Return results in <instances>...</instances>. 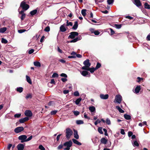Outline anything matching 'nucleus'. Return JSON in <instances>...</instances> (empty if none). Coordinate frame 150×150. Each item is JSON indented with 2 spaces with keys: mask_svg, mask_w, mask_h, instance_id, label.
Segmentation results:
<instances>
[{
  "mask_svg": "<svg viewBox=\"0 0 150 150\" xmlns=\"http://www.w3.org/2000/svg\"><path fill=\"white\" fill-rule=\"evenodd\" d=\"M29 3L28 0H24L21 2L20 7L22 8L23 10L26 11L29 8V6L28 4Z\"/></svg>",
  "mask_w": 150,
  "mask_h": 150,
  "instance_id": "f257e3e1",
  "label": "nucleus"
},
{
  "mask_svg": "<svg viewBox=\"0 0 150 150\" xmlns=\"http://www.w3.org/2000/svg\"><path fill=\"white\" fill-rule=\"evenodd\" d=\"M83 64L85 66L83 67H82V69L84 70H88V68L91 66V63L89 62V60L88 59H86L83 62Z\"/></svg>",
  "mask_w": 150,
  "mask_h": 150,
  "instance_id": "f03ea898",
  "label": "nucleus"
},
{
  "mask_svg": "<svg viewBox=\"0 0 150 150\" xmlns=\"http://www.w3.org/2000/svg\"><path fill=\"white\" fill-rule=\"evenodd\" d=\"M72 142L71 140L65 142L63 144V146L67 147L64 149V150H69L70 147L72 146Z\"/></svg>",
  "mask_w": 150,
  "mask_h": 150,
  "instance_id": "7ed1b4c3",
  "label": "nucleus"
},
{
  "mask_svg": "<svg viewBox=\"0 0 150 150\" xmlns=\"http://www.w3.org/2000/svg\"><path fill=\"white\" fill-rule=\"evenodd\" d=\"M66 134L67 138L68 139L72 134L73 132L70 128H67L66 129Z\"/></svg>",
  "mask_w": 150,
  "mask_h": 150,
  "instance_id": "20e7f679",
  "label": "nucleus"
},
{
  "mask_svg": "<svg viewBox=\"0 0 150 150\" xmlns=\"http://www.w3.org/2000/svg\"><path fill=\"white\" fill-rule=\"evenodd\" d=\"M122 100V96L118 94L116 96L114 102H116L120 104L121 103Z\"/></svg>",
  "mask_w": 150,
  "mask_h": 150,
  "instance_id": "39448f33",
  "label": "nucleus"
},
{
  "mask_svg": "<svg viewBox=\"0 0 150 150\" xmlns=\"http://www.w3.org/2000/svg\"><path fill=\"white\" fill-rule=\"evenodd\" d=\"M27 138V136L25 135H22L18 137L19 140H21V143L26 142V139Z\"/></svg>",
  "mask_w": 150,
  "mask_h": 150,
  "instance_id": "423d86ee",
  "label": "nucleus"
},
{
  "mask_svg": "<svg viewBox=\"0 0 150 150\" xmlns=\"http://www.w3.org/2000/svg\"><path fill=\"white\" fill-rule=\"evenodd\" d=\"M78 33L76 32H72L70 33V35L68 36V38L74 39L75 36L78 35Z\"/></svg>",
  "mask_w": 150,
  "mask_h": 150,
  "instance_id": "0eeeda50",
  "label": "nucleus"
},
{
  "mask_svg": "<svg viewBox=\"0 0 150 150\" xmlns=\"http://www.w3.org/2000/svg\"><path fill=\"white\" fill-rule=\"evenodd\" d=\"M24 114L25 116L28 117H31L33 115V114L31 110H26Z\"/></svg>",
  "mask_w": 150,
  "mask_h": 150,
  "instance_id": "6e6552de",
  "label": "nucleus"
},
{
  "mask_svg": "<svg viewBox=\"0 0 150 150\" xmlns=\"http://www.w3.org/2000/svg\"><path fill=\"white\" fill-rule=\"evenodd\" d=\"M24 128L23 127H19L15 129L14 131L16 133H18L23 131Z\"/></svg>",
  "mask_w": 150,
  "mask_h": 150,
  "instance_id": "1a4fd4ad",
  "label": "nucleus"
},
{
  "mask_svg": "<svg viewBox=\"0 0 150 150\" xmlns=\"http://www.w3.org/2000/svg\"><path fill=\"white\" fill-rule=\"evenodd\" d=\"M25 145V144H19L17 145V148L18 150H23L24 149Z\"/></svg>",
  "mask_w": 150,
  "mask_h": 150,
  "instance_id": "9d476101",
  "label": "nucleus"
},
{
  "mask_svg": "<svg viewBox=\"0 0 150 150\" xmlns=\"http://www.w3.org/2000/svg\"><path fill=\"white\" fill-rule=\"evenodd\" d=\"M81 74L84 76H87L88 77H90V75L89 73L87 71H83L81 73Z\"/></svg>",
  "mask_w": 150,
  "mask_h": 150,
  "instance_id": "9b49d317",
  "label": "nucleus"
},
{
  "mask_svg": "<svg viewBox=\"0 0 150 150\" xmlns=\"http://www.w3.org/2000/svg\"><path fill=\"white\" fill-rule=\"evenodd\" d=\"M100 97L101 99L106 100L108 98L109 95L108 94L104 95L101 94L100 95Z\"/></svg>",
  "mask_w": 150,
  "mask_h": 150,
  "instance_id": "f8f14e48",
  "label": "nucleus"
},
{
  "mask_svg": "<svg viewBox=\"0 0 150 150\" xmlns=\"http://www.w3.org/2000/svg\"><path fill=\"white\" fill-rule=\"evenodd\" d=\"M133 2L135 5L138 7L142 5L139 0H134Z\"/></svg>",
  "mask_w": 150,
  "mask_h": 150,
  "instance_id": "ddd939ff",
  "label": "nucleus"
},
{
  "mask_svg": "<svg viewBox=\"0 0 150 150\" xmlns=\"http://www.w3.org/2000/svg\"><path fill=\"white\" fill-rule=\"evenodd\" d=\"M66 24H64L61 25L60 27V30L62 32H64L66 30V29L65 28Z\"/></svg>",
  "mask_w": 150,
  "mask_h": 150,
  "instance_id": "4468645a",
  "label": "nucleus"
},
{
  "mask_svg": "<svg viewBox=\"0 0 150 150\" xmlns=\"http://www.w3.org/2000/svg\"><path fill=\"white\" fill-rule=\"evenodd\" d=\"M141 89V86H137L134 89V92L136 94L138 93Z\"/></svg>",
  "mask_w": 150,
  "mask_h": 150,
  "instance_id": "2eb2a0df",
  "label": "nucleus"
},
{
  "mask_svg": "<svg viewBox=\"0 0 150 150\" xmlns=\"http://www.w3.org/2000/svg\"><path fill=\"white\" fill-rule=\"evenodd\" d=\"M89 110L91 111V114H93L92 113L95 112L96 111V108L94 106H92L90 107L89 108Z\"/></svg>",
  "mask_w": 150,
  "mask_h": 150,
  "instance_id": "dca6fc26",
  "label": "nucleus"
},
{
  "mask_svg": "<svg viewBox=\"0 0 150 150\" xmlns=\"http://www.w3.org/2000/svg\"><path fill=\"white\" fill-rule=\"evenodd\" d=\"M72 140L73 142L75 144L80 146L81 145V143L79 142L78 140L74 139H73Z\"/></svg>",
  "mask_w": 150,
  "mask_h": 150,
  "instance_id": "f3484780",
  "label": "nucleus"
},
{
  "mask_svg": "<svg viewBox=\"0 0 150 150\" xmlns=\"http://www.w3.org/2000/svg\"><path fill=\"white\" fill-rule=\"evenodd\" d=\"M74 137L76 139H79V136L78 134L77 131L76 130H74Z\"/></svg>",
  "mask_w": 150,
  "mask_h": 150,
  "instance_id": "a211bd4d",
  "label": "nucleus"
},
{
  "mask_svg": "<svg viewBox=\"0 0 150 150\" xmlns=\"http://www.w3.org/2000/svg\"><path fill=\"white\" fill-rule=\"evenodd\" d=\"M107 140L105 138H102L100 139V142L101 143L106 144L107 142Z\"/></svg>",
  "mask_w": 150,
  "mask_h": 150,
  "instance_id": "6ab92c4d",
  "label": "nucleus"
},
{
  "mask_svg": "<svg viewBox=\"0 0 150 150\" xmlns=\"http://www.w3.org/2000/svg\"><path fill=\"white\" fill-rule=\"evenodd\" d=\"M78 27V22L76 21L75 22L74 24L73 27L72 29H73L74 30H76L77 29Z\"/></svg>",
  "mask_w": 150,
  "mask_h": 150,
  "instance_id": "aec40b11",
  "label": "nucleus"
},
{
  "mask_svg": "<svg viewBox=\"0 0 150 150\" xmlns=\"http://www.w3.org/2000/svg\"><path fill=\"white\" fill-rule=\"evenodd\" d=\"M116 109L117 110L119 111L121 113H124V110H122L119 106H117L116 107Z\"/></svg>",
  "mask_w": 150,
  "mask_h": 150,
  "instance_id": "412c9836",
  "label": "nucleus"
},
{
  "mask_svg": "<svg viewBox=\"0 0 150 150\" xmlns=\"http://www.w3.org/2000/svg\"><path fill=\"white\" fill-rule=\"evenodd\" d=\"M96 70V69L95 68H94V67H92L91 68H90L89 67L88 68V70H86L89 71L90 72L92 73L94 72L95 71V70Z\"/></svg>",
  "mask_w": 150,
  "mask_h": 150,
  "instance_id": "4be33fe9",
  "label": "nucleus"
},
{
  "mask_svg": "<svg viewBox=\"0 0 150 150\" xmlns=\"http://www.w3.org/2000/svg\"><path fill=\"white\" fill-rule=\"evenodd\" d=\"M16 90L17 91L19 92L20 93H21L23 92V88L22 87H18L17 88Z\"/></svg>",
  "mask_w": 150,
  "mask_h": 150,
  "instance_id": "5701e85b",
  "label": "nucleus"
},
{
  "mask_svg": "<svg viewBox=\"0 0 150 150\" xmlns=\"http://www.w3.org/2000/svg\"><path fill=\"white\" fill-rule=\"evenodd\" d=\"M124 117L127 120H130L131 118L130 116L127 114L124 115Z\"/></svg>",
  "mask_w": 150,
  "mask_h": 150,
  "instance_id": "b1692460",
  "label": "nucleus"
},
{
  "mask_svg": "<svg viewBox=\"0 0 150 150\" xmlns=\"http://www.w3.org/2000/svg\"><path fill=\"white\" fill-rule=\"evenodd\" d=\"M6 30L7 28L5 27L1 28H0V33H4L5 31H6Z\"/></svg>",
  "mask_w": 150,
  "mask_h": 150,
  "instance_id": "393cba45",
  "label": "nucleus"
},
{
  "mask_svg": "<svg viewBox=\"0 0 150 150\" xmlns=\"http://www.w3.org/2000/svg\"><path fill=\"white\" fill-rule=\"evenodd\" d=\"M37 12V10H34L30 12V14L32 15L33 16L36 14Z\"/></svg>",
  "mask_w": 150,
  "mask_h": 150,
  "instance_id": "a878e982",
  "label": "nucleus"
},
{
  "mask_svg": "<svg viewBox=\"0 0 150 150\" xmlns=\"http://www.w3.org/2000/svg\"><path fill=\"white\" fill-rule=\"evenodd\" d=\"M132 144L134 147L135 146L138 147L139 146V144L136 140L134 141L133 143H132Z\"/></svg>",
  "mask_w": 150,
  "mask_h": 150,
  "instance_id": "bb28decb",
  "label": "nucleus"
},
{
  "mask_svg": "<svg viewBox=\"0 0 150 150\" xmlns=\"http://www.w3.org/2000/svg\"><path fill=\"white\" fill-rule=\"evenodd\" d=\"M26 77L27 81L30 84H31L32 82L30 77L27 75H26Z\"/></svg>",
  "mask_w": 150,
  "mask_h": 150,
  "instance_id": "cd10ccee",
  "label": "nucleus"
},
{
  "mask_svg": "<svg viewBox=\"0 0 150 150\" xmlns=\"http://www.w3.org/2000/svg\"><path fill=\"white\" fill-rule=\"evenodd\" d=\"M144 6L145 8L150 9V6L147 3H145L144 4Z\"/></svg>",
  "mask_w": 150,
  "mask_h": 150,
  "instance_id": "c85d7f7f",
  "label": "nucleus"
},
{
  "mask_svg": "<svg viewBox=\"0 0 150 150\" xmlns=\"http://www.w3.org/2000/svg\"><path fill=\"white\" fill-rule=\"evenodd\" d=\"M34 65L36 67H40V64L38 62H34Z\"/></svg>",
  "mask_w": 150,
  "mask_h": 150,
  "instance_id": "c756f323",
  "label": "nucleus"
},
{
  "mask_svg": "<svg viewBox=\"0 0 150 150\" xmlns=\"http://www.w3.org/2000/svg\"><path fill=\"white\" fill-rule=\"evenodd\" d=\"M86 9H83L81 10V13L82 15L84 16H85L86 15Z\"/></svg>",
  "mask_w": 150,
  "mask_h": 150,
  "instance_id": "7c9ffc66",
  "label": "nucleus"
},
{
  "mask_svg": "<svg viewBox=\"0 0 150 150\" xmlns=\"http://www.w3.org/2000/svg\"><path fill=\"white\" fill-rule=\"evenodd\" d=\"M81 100L82 99L81 98H79L77 99L75 102L76 104V105H78L81 101Z\"/></svg>",
  "mask_w": 150,
  "mask_h": 150,
  "instance_id": "2f4dec72",
  "label": "nucleus"
},
{
  "mask_svg": "<svg viewBox=\"0 0 150 150\" xmlns=\"http://www.w3.org/2000/svg\"><path fill=\"white\" fill-rule=\"evenodd\" d=\"M67 24L66 25V26H72L73 25V23L72 22H69L68 20H67Z\"/></svg>",
  "mask_w": 150,
  "mask_h": 150,
  "instance_id": "473e14b6",
  "label": "nucleus"
},
{
  "mask_svg": "<svg viewBox=\"0 0 150 150\" xmlns=\"http://www.w3.org/2000/svg\"><path fill=\"white\" fill-rule=\"evenodd\" d=\"M114 1V0H107V2L108 5L112 4Z\"/></svg>",
  "mask_w": 150,
  "mask_h": 150,
  "instance_id": "72a5a7b5",
  "label": "nucleus"
},
{
  "mask_svg": "<svg viewBox=\"0 0 150 150\" xmlns=\"http://www.w3.org/2000/svg\"><path fill=\"white\" fill-rule=\"evenodd\" d=\"M76 123L78 125L82 124L83 123V122L81 120H77L76 121Z\"/></svg>",
  "mask_w": 150,
  "mask_h": 150,
  "instance_id": "f704fd0d",
  "label": "nucleus"
},
{
  "mask_svg": "<svg viewBox=\"0 0 150 150\" xmlns=\"http://www.w3.org/2000/svg\"><path fill=\"white\" fill-rule=\"evenodd\" d=\"M101 66V64L98 63V62L96 66L95 67L96 69V70L98 69V68H100Z\"/></svg>",
  "mask_w": 150,
  "mask_h": 150,
  "instance_id": "c9c22d12",
  "label": "nucleus"
},
{
  "mask_svg": "<svg viewBox=\"0 0 150 150\" xmlns=\"http://www.w3.org/2000/svg\"><path fill=\"white\" fill-rule=\"evenodd\" d=\"M98 132L100 133V134H103V132H102V127H99L98 128Z\"/></svg>",
  "mask_w": 150,
  "mask_h": 150,
  "instance_id": "e433bc0d",
  "label": "nucleus"
},
{
  "mask_svg": "<svg viewBox=\"0 0 150 150\" xmlns=\"http://www.w3.org/2000/svg\"><path fill=\"white\" fill-rule=\"evenodd\" d=\"M21 115V114L20 113L16 114L14 115V117L15 118H19Z\"/></svg>",
  "mask_w": 150,
  "mask_h": 150,
  "instance_id": "4c0bfd02",
  "label": "nucleus"
},
{
  "mask_svg": "<svg viewBox=\"0 0 150 150\" xmlns=\"http://www.w3.org/2000/svg\"><path fill=\"white\" fill-rule=\"evenodd\" d=\"M115 27L117 29H120L122 27V25L120 24H116L115 25Z\"/></svg>",
  "mask_w": 150,
  "mask_h": 150,
  "instance_id": "58836bf2",
  "label": "nucleus"
},
{
  "mask_svg": "<svg viewBox=\"0 0 150 150\" xmlns=\"http://www.w3.org/2000/svg\"><path fill=\"white\" fill-rule=\"evenodd\" d=\"M32 98V96L31 94H28L25 97V98L26 99H28L29 98Z\"/></svg>",
  "mask_w": 150,
  "mask_h": 150,
  "instance_id": "ea45409f",
  "label": "nucleus"
},
{
  "mask_svg": "<svg viewBox=\"0 0 150 150\" xmlns=\"http://www.w3.org/2000/svg\"><path fill=\"white\" fill-rule=\"evenodd\" d=\"M105 122L108 125H110L111 124V122L110 120L108 118H107L106 119Z\"/></svg>",
  "mask_w": 150,
  "mask_h": 150,
  "instance_id": "a19ab883",
  "label": "nucleus"
},
{
  "mask_svg": "<svg viewBox=\"0 0 150 150\" xmlns=\"http://www.w3.org/2000/svg\"><path fill=\"white\" fill-rule=\"evenodd\" d=\"M73 112L75 116H77L79 115L80 113L79 112L77 111H74Z\"/></svg>",
  "mask_w": 150,
  "mask_h": 150,
  "instance_id": "79ce46f5",
  "label": "nucleus"
},
{
  "mask_svg": "<svg viewBox=\"0 0 150 150\" xmlns=\"http://www.w3.org/2000/svg\"><path fill=\"white\" fill-rule=\"evenodd\" d=\"M57 111L56 110H53L51 112L50 114L51 115H54L57 112Z\"/></svg>",
  "mask_w": 150,
  "mask_h": 150,
  "instance_id": "37998d69",
  "label": "nucleus"
},
{
  "mask_svg": "<svg viewBox=\"0 0 150 150\" xmlns=\"http://www.w3.org/2000/svg\"><path fill=\"white\" fill-rule=\"evenodd\" d=\"M39 149L41 150H45V148L41 145H39Z\"/></svg>",
  "mask_w": 150,
  "mask_h": 150,
  "instance_id": "c03bdc74",
  "label": "nucleus"
},
{
  "mask_svg": "<svg viewBox=\"0 0 150 150\" xmlns=\"http://www.w3.org/2000/svg\"><path fill=\"white\" fill-rule=\"evenodd\" d=\"M50 30V27L49 26H47L44 29V31L46 32H49Z\"/></svg>",
  "mask_w": 150,
  "mask_h": 150,
  "instance_id": "a18cd8bd",
  "label": "nucleus"
},
{
  "mask_svg": "<svg viewBox=\"0 0 150 150\" xmlns=\"http://www.w3.org/2000/svg\"><path fill=\"white\" fill-rule=\"evenodd\" d=\"M8 41L7 40L4 38H2L1 40V42L3 43H6Z\"/></svg>",
  "mask_w": 150,
  "mask_h": 150,
  "instance_id": "49530a36",
  "label": "nucleus"
},
{
  "mask_svg": "<svg viewBox=\"0 0 150 150\" xmlns=\"http://www.w3.org/2000/svg\"><path fill=\"white\" fill-rule=\"evenodd\" d=\"M26 30L24 29H20L18 30V32L20 33H23L24 32L26 31Z\"/></svg>",
  "mask_w": 150,
  "mask_h": 150,
  "instance_id": "de8ad7c7",
  "label": "nucleus"
},
{
  "mask_svg": "<svg viewBox=\"0 0 150 150\" xmlns=\"http://www.w3.org/2000/svg\"><path fill=\"white\" fill-rule=\"evenodd\" d=\"M78 41V40L77 39V38H76L74 39H73L72 40H71L70 42L72 43V42H76Z\"/></svg>",
  "mask_w": 150,
  "mask_h": 150,
  "instance_id": "09e8293b",
  "label": "nucleus"
},
{
  "mask_svg": "<svg viewBox=\"0 0 150 150\" xmlns=\"http://www.w3.org/2000/svg\"><path fill=\"white\" fill-rule=\"evenodd\" d=\"M101 122V121L99 120V119H97V120H96V121L95 122V123H94V124L96 125L98 123H100Z\"/></svg>",
  "mask_w": 150,
  "mask_h": 150,
  "instance_id": "8fccbe9b",
  "label": "nucleus"
},
{
  "mask_svg": "<svg viewBox=\"0 0 150 150\" xmlns=\"http://www.w3.org/2000/svg\"><path fill=\"white\" fill-rule=\"evenodd\" d=\"M25 17V14H21V19L22 21L23 20Z\"/></svg>",
  "mask_w": 150,
  "mask_h": 150,
  "instance_id": "3c124183",
  "label": "nucleus"
},
{
  "mask_svg": "<svg viewBox=\"0 0 150 150\" xmlns=\"http://www.w3.org/2000/svg\"><path fill=\"white\" fill-rule=\"evenodd\" d=\"M58 76V74H57L56 73H54L53 74V75L52 76V78H55L56 77H57Z\"/></svg>",
  "mask_w": 150,
  "mask_h": 150,
  "instance_id": "603ef678",
  "label": "nucleus"
},
{
  "mask_svg": "<svg viewBox=\"0 0 150 150\" xmlns=\"http://www.w3.org/2000/svg\"><path fill=\"white\" fill-rule=\"evenodd\" d=\"M74 95L75 96H79V93L78 91H75L74 93Z\"/></svg>",
  "mask_w": 150,
  "mask_h": 150,
  "instance_id": "864d4df0",
  "label": "nucleus"
},
{
  "mask_svg": "<svg viewBox=\"0 0 150 150\" xmlns=\"http://www.w3.org/2000/svg\"><path fill=\"white\" fill-rule=\"evenodd\" d=\"M60 76L62 77H64L65 78H67V76L66 74L64 73H62L60 74Z\"/></svg>",
  "mask_w": 150,
  "mask_h": 150,
  "instance_id": "5fc2aeb1",
  "label": "nucleus"
},
{
  "mask_svg": "<svg viewBox=\"0 0 150 150\" xmlns=\"http://www.w3.org/2000/svg\"><path fill=\"white\" fill-rule=\"evenodd\" d=\"M110 30L111 35H113L115 33L114 31L112 28H110Z\"/></svg>",
  "mask_w": 150,
  "mask_h": 150,
  "instance_id": "6e6d98bb",
  "label": "nucleus"
},
{
  "mask_svg": "<svg viewBox=\"0 0 150 150\" xmlns=\"http://www.w3.org/2000/svg\"><path fill=\"white\" fill-rule=\"evenodd\" d=\"M33 136L32 135L30 136L28 138L26 139V142H28L32 138Z\"/></svg>",
  "mask_w": 150,
  "mask_h": 150,
  "instance_id": "4d7b16f0",
  "label": "nucleus"
},
{
  "mask_svg": "<svg viewBox=\"0 0 150 150\" xmlns=\"http://www.w3.org/2000/svg\"><path fill=\"white\" fill-rule=\"evenodd\" d=\"M34 52V50L33 49H31L30 50L28 51V52L29 54H31L32 53H33Z\"/></svg>",
  "mask_w": 150,
  "mask_h": 150,
  "instance_id": "13d9d810",
  "label": "nucleus"
},
{
  "mask_svg": "<svg viewBox=\"0 0 150 150\" xmlns=\"http://www.w3.org/2000/svg\"><path fill=\"white\" fill-rule=\"evenodd\" d=\"M93 33H94V34L96 35H98L100 34V32L96 30L94 31Z\"/></svg>",
  "mask_w": 150,
  "mask_h": 150,
  "instance_id": "bf43d9fd",
  "label": "nucleus"
},
{
  "mask_svg": "<svg viewBox=\"0 0 150 150\" xmlns=\"http://www.w3.org/2000/svg\"><path fill=\"white\" fill-rule=\"evenodd\" d=\"M84 117L86 119H90L89 117L87 116V114L86 112H85L84 113Z\"/></svg>",
  "mask_w": 150,
  "mask_h": 150,
  "instance_id": "052dcab7",
  "label": "nucleus"
},
{
  "mask_svg": "<svg viewBox=\"0 0 150 150\" xmlns=\"http://www.w3.org/2000/svg\"><path fill=\"white\" fill-rule=\"evenodd\" d=\"M103 131L105 132V136H107L108 134L107 133V130L105 128L103 129Z\"/></svg>",
  "mask_w": 150,
  "mask_h": 150,
  "instance_id": "680f3d73",
  "label": "nucleus"
},
{
  "mask_svg": "<svg viewBox=\"0 0 150 150\" xmlns=\"http://www.w3.org/2000/svg\"><path fill=\"white\" fill-rule=\"evenodd\" d=\"M120 133L121 134L124 135L125 134L124 130L123 129H122L121 130Z\"/></svg>",
  "mask_w": 150,
  "mask_h": 150,
  "instance_id": "e2e57ef3",
  "label": "nucleus"
},
{
  "mask_svg": "<svg viewBox=\"0 0 150 150\" xmlns=\"http://www.w3.org/2000/svg\"><path fill=\"white\" fill-rule=\"evenodd\" d=\"M19 122L21 123H23L25 122V121L23 118L19 120Z\"/></svg>",
  "mask_w": 150,
  "mask_h": 150,
  "instance_id": "0e129e2a",
  "label": "nucleus"
},
{
  "mask_svg": "<svg viewBox=\"0 0 150 150\" xmlns=\"http://www.w3.org/2000/svg\"><path fill=\"white\" fill-rule=\"evenodd\" d=\"M133 133L132 132L129 131L128 132V136L129 137L132 135Z\"/></svg>",
  "mask_w": 150,
  "mask_h": 150,
  "instance_id": "69168bd1",
  "label": "nucleus"
},
{
  "mask_svg": "<svg viewBox=\"0 0 150 150\" xmlns=\"http://www.w3.org/2000/svg\"><path fill=\"white\" fill-rule=\"evenodd\" d=\"M63 145H62V144H60L59 145L58 147V149H62L63 147Z\"/></svg>",
  "mask_w": 150,
  "mask_h": 150,
  "instance_id": "338daca9",
  "label": "nucleus"
},
{
  "mask_svg": "<svg viewBox=\"0 0 150 150\" xmlns=\"http://www.w3.org/2000/svg\"><path fill=\"white\" fill-rule=\"evenodd\" d=\"M146 40L148 41H150V34L147 35L146 38Z\"/></svg>",
  "mask_w": 150,
  "mask_h": 150,
  "instance_id": "774afa93",
  "label": "nucleus"
}]
</instances>
